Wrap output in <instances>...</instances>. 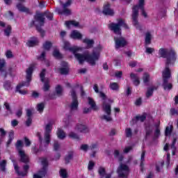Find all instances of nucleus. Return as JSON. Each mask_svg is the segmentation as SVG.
<instances>
[{
	"label": "nucleus",
	"mask_w": 178,
	"mask_h": 178,
	"mask_svg": "<svg viewBox=\"0 0 178 178\" xmlns=\"http://www.w3.org/2000/svg\"><path fill=\"white\" fill-rule=\"evenodd\" d=\"M121 27H124V29L126 30L129 29V26L122 18L118 19V23L112 22L108 24L109 30L113 31L114 34L118 35L114 37L115 49H119V48H124V47L127 45V41L122 36Z\"/></svg>",
	"instance_id": "nucleus-1"
},
{
	"label": "nucleus",
	"mask_w": 178,
	"mask_h": 178,
	"mask_svg": "<svg viewBox=\"0 0 178 178\" xmlns=\"http://www.w3.org/2000/svg\"><path fill=\"white\" fill-rule=\"evenodd\" d=\"M159 55L161 58L166 59L165 68L162 73V76L163 81H165V80L168 81H169V79L172 77V73L170 72L169 65H170L172 62H175L176 60V51L173 49L161 48L159 50Z\"/></svg>",
	"instance_id": "nucleus-2"
},
{
	"label": "nucleus",
	"mask_w": 178,
	"mask_h": 178,
	"mask_svg": "<svg viewBox=\"0 0 178 178\" xmlns=\"http://www.w3.org/2000/svg\"><path fill=\"white\" fill-rule=\"evenodd\" d=\"M102 49V47H101V46H98L93 49L91 54H81L76 52L74 55L76 59L79 60L80 65H83V63H84V60H86L88 63L91 65V66H95L97 60H99V55Z\"/></svg>",
	"instance_id": "nucleus-3"
},
{
	"label": "nucleus",
	"mask_w": 178,
	"mask_h": 178,
	"mask_svg": "<svg viewBox=\"0 0 178 178\" xmlns=\"http://www.w3.org/2000/svg\"><path fill=\"white\" fill-rule=\"evenodd\" d=\"M35 20H32L30 23V27H36L37 31L40 33L41 37L44 38L45 37V31L42 28L45 24V13H36L34 15Z\"/></svg>",
	"instance_id": "nucleus-4"
},
{
	"label": "nucleus",
	"mask_w": 178,
	"mask_h": 178,
	"mask_svg": "<svg viewBox=\"0 0 178 178\" xmlns=\"http://www.w3.org/2000/svg\"><path fill=\"white\" fill-rule=\"evenodd\" d=\"M145 2V0H139L138 5L134 6L132 8V20L135 27H137V25L138 24V20L137 19L138 18V8H140V9H144Z\"/></svg>",
	"instance_id": "nucleus-5"
},
{
	"label": "nucleus",
	"mask_w": 178,
	"mask_h": 178,
	"mask_svg": "<svg viewBox=\"0 0 178 178\" xmlns=\"http://www.w3.org/2000/svg\"><path fill=\"white\" fill-rule=\"evenodd\" d=\"M34 72V67L30 66L26 70V81H24L19 85L17 86V89L19 90V88H22V87H29L30 86V83L31 82L32 77H33V72Z\"/></svg>",
	"instance_id": "nucleus-6"
},
{
	"label": "nucleus",
	"mask_w": 178,
	"mask_h": 178,
	"mask_svg": "<svg viewBox=\"0 0 178 178\" xmlns=\"http://www.w3.org/2000/svg\"><path fill=\"white\" fill-rule=\"evenodd\" d=\"M117 173L118 175V177L127 178L130 174V168H129V165L124 164L123 163H120L117 169Z\"/></svg>",
	"instance_id": "nucleus-7"
},
{
	"label": "nucleus",
	"mask_w": 178,
	"mask_h": 178,
	"mask_svg": "<svg viewBox=\"0 0 178 178\" xmlns=\"http://www.w3.org/2000/svg\"><path fill=\"white\" fill-rule=\"evenodd\" d=\"M54 122H49L44 128V147H48L51 143V134L52 133V125Z\"/></svg>",
	"instance_id": "nucleus-8"
},
{
	"label": "nucleus",
	"mask_w": 178,
	"mask_h": 178,
	"mask_svg": "<svg viewBox=\"0 0 178 178\" xmlns=\"http://www.w3.org/2000/svg\"><path fill=\"white\" fill-rule=\"evenodd\" d=\"M12 162H13L14 169L15 170V173L18 175V176H21L22 177H25V176H27V173H29V169H30V165L29 163H25V165H23V171H20V168L15 162V160H13Z\"/></svg>",
	"instance_id": "nucleus-9"
},
{
	"label": "nucleus",
	"mask_w": 178,
	"mask_h": 178,
	"mask_svg": "<svg viewBox=\"0 0 178 178\" xmlns=\"http://www.w3.org/2000/svg\"><path fill=\"white\" fill-rule=\"evenodd\" d=\"M71 97L72 99V102L70 105V109L72 112L73 111H77V109H79V99H77V95L74 89H72V90L71 91Z\"/></svg>",
	"instance_id": "nucleus-10"
},
{
	"label": "nucleus",
	"mask_w": 178,
	"mask_h": 178,
	"mask_svg": "<svg viewBox=\"0 0 178 178\" xmlns=\"http://www.w3.org/2000/svg\"><path fill=\"white\" fill-rule=\"evenodd\" d=\"M47 72V70L42 69L40 74V78L42 83H44L43 86V91L47 92L49 91L50 86H49V80L47 79L45 81V72Z\"/></svg>",
	"instance_id": "nucleus-11"
},
{
	"label": "nucleus",
	"mask_w": 178,
	"mask_h": 178,
	"mask_svg": "<svg viewBox=\"0 0 178 178\" xmlns=\"http://www.w3.org/2000/svg\"><path fill=\"white\" fill-rule=\"evenodd\" d=\"M39 159L41 161L42 165V168L40 171H39V175L42 178L45 177L48 170V159L44 157H40Z\"/></svg>",
	"instance_id": "nucleus-12"
},
{
	"label": "nucleus",
	"mask_w": 178,
	"mask_h": 178,
	"mask_svg": "<svg viewBox=\"0 0 178 178\" xmlns=\"http://www.w3.org/2000/svg\"><path fill=\"white\" fill-rule=\"evenodd\" d=\"M36 136L38 138L39 143L40 144L39 148H37V147L34 146L32 147V154H34L35 155H37L39 152H41L42 151V136H41V132H37Z\"/></svg>",
	"instance_id": "nucleus-13"
},
{
	"label": "nucleus",
	"mask_w": 178,
	"mask_h": 178,
	"mask_svg": "<svg viewBox=\"0 0 178 178\" xmlns=\"http://www.w3.org/2000/svg\"><path fill=\"white\" fill-rule=\"evenodd\" d=\"M102 13L106 16H113L115 15L113 10L111 9V3L109 2L104 5Z\"/></svg>",
	"instance_id": "nucleus-14"
},
{
	"label": "nucleus",
	"mask_w": 178,
	"mask_h": 178,
	"mask_svg": "<svg viewBox=\"0 0 178 178\" xmlns=\"http://www.w3.org/2000/svg\"><path fill=\"white\" fill-rule=\"evenodd\" d=\"M19 156V162H22V163H30V159L29 158V156L26 154V152H24V150H19V152H18Z\"/></svg>",
	"instance_id": "nucleus-15"
},
{
	"label": "nucleus",
	"mask_w": 178,
	"mask_h": 178,
	"mask_svg": "<svg viewBox=\"0 0 178 178\" xmlns=\"http://www.w3.org/2000/svg\"><path fill=\"white\" fill-rule=\"evenodd\" d=\"M63 48L65 51H70V52H72V54H76L78 52L79 48L76 47H70V43L69 42H65Z\"/></svg>",
	"instance_id": "nucleus-16"
},
{
	"label": "nucleus",
	"mask_w": 178,
	"mask_h": 178,
	"mask_svg": "<svg viewBox=\"0 0 178 178\" xmlns=\"http://www.w3.org/2000/svg\"><path fill=\"white\" fill-rule=\"evenodd\" d=\"M75 130H76V131H79V133L83 134H86L90 131V129L85 124H77L75 127Z\"/></svg>",
	"instance_id": "nucleus-17"
},
{
	"label": "nucleus",
	"mask_w": 178,
	"mask_h": 178,
	"mask_svg": "<svg viewBox=\"0 0 178 178\" xmlns=\"http://www.w3.org/2000/svg\"><path fill=\"white\" fill-rule=\"evenodd\" d=\"M19 12H22L24 13H27V15H31L30 12V8H26V6H23L22 3H18L16 6Z\"/></svg>",
	"instance_id": "nucleus-18"
},
{
	"label": "nucleus",
	"mask_w": 178,
	"mask_h": 178,
	"mask_svg": "<svg viewBox=\"0 0 178 178\" xmlns=\"http://www.w3.org/2000/svg\"><path fill=\"white\" fill-rule=\"evenodd\" d=\"M102 109L106 113V115H111L112 108L110 104L106 103V102H103Z\"/></svg>",
	"instance_id": "nucleus-19"
},
{
	"label": "nucleus",
	"mask_w": 178,
	"mask_h": 178,
	"mask_svg": "<svg viewBox=\"0 0 178 178\" xmlns=\"http://www.w3.org/2000/svg\"><path fill=\"white\" fill-rule=\"evenodd\" d=\"M158 90V86H151L147 88V90L146 91L145 95L146 98H149L154 95V91H156Z\"/></svg>",
	"instance_id": "nucleus-20"
},
{
	"label": "nucleus",
	"mask_w": 178,
	"mask_h": 178,
	"mask_svg": "<svg viewBox=\"0 0 178 178\" xmlns=\"http://www.w3.org/2000/svg\"><path fill=\"white\" fill-rule=\"evenodd\" d=\"M83 44H86L87 49H90V48H92L94 47V44H95V42H94V40L88 39V38L83 39Z\"/></svg>",
	"instance_id": "nucleus-21"
},
{
	"label": "nucleus",
	"mask_w": 178,
	"mask_h": 178,
	"mask_svg": "<svg viewBox=\"0 0 178 178\" xmlns=\"http://www.w3.org/2000/svg\"><path fill=\"white\" fill-rule=\"evenodd\" d=\"M15 140V131L13 130L10 131L8 133V140L6 143L7 148L12 144V142Z\"/></svg>",
	"instance_id": "nucleus-22"
},
{
	"label": "nucleus",
	"mask_w": 178,
	"mask_h": 178,
	"mask_svg": "<svg viewBox=\"0 0 178 178\" xmlns=\"http://www.w3.org/2000/svg\"><path fill=\"white\" fill-rule=\"evenodd\" d=\"M130 77L131 80L133 81V83L137 87L138 86H140V78L137 76V74L134 73H131Z\"/></svg>",
	"instance_id": "nucleus-23"
},
{
	"label": "nucleus",
	"mask_w": 178,
	"mask_h": 178,
	"mask_svg": "<svg viewBox=\"0 0 178 178\" xmlns=\"http://www.w3.org/2000/svg\"><path fill=\"white\" fill-rule=\"evenodd\" d=\"M162 87L165 91L166 90H170L172 88H173V84L171 83H169V81H163Z\"/></svg>",
	"instance_id": "nucleus-24"
},
{
	"label": "nucleus",
	"mask_w": 178,
	"mask_h": 178,
	"mask_svg": "<svg viewBox=\"0 0 178 178\" xmlns=\"http://www.w3.org/2000/svg\"><path fill=\"white\" fill-rule=\"evenodd\" d=\"M145 140H147L148 137L152 134V127H151V125H147L145 127Z\"/></svg>",
	"instance_id": "nucleus-25"
},
{
	"label": "nucleus",
	"mask_w": 178,
	"mask_h": 178,
	"mask_svg": "<svg viewBox=\"0 0 178 178\" xmlns=\"http://www.w3.org/2000/svg\"><path fill=\"white\" fill-rule=\"evenodd\" d=\"M71 38L74 40H81L83 38V35L77 31H73L71 33Z\"/></svg>",
	"instance_id": "nucleus-26"
},
{
	"label": "nucleus",
	"mask_w": 178,
	"mask_h": 178,
	"mask_svg": "<svg viewBox=\"0 0 178 178\" xmlns=\"http://www.w3.org/2000/svg\"><path fill=\"white\" fill-rule=\"evenodd\" d=\"M88 104L91 106V108L93 111H98V106H97V104H95L94 99L88 97Z\"/></svg>",
	"instance_id": "nucleus-27"
},
{
	"label": "nucleus",
	"mask_w": 178,
	"mask_h": 178,
	"mask_svg": "<svg viewBox=\"0 0 178 178\" xmlns=\"http://www.w3.org/2000/svg\"><path fill=\"white\" fill-rule=\"evenodd\" d=\"M63 8V10L58 9L59 15H65V16H70V15H72V11L69 10L67 8Z\"/></svg>",
	"instance_id": "nucleus-28"
},
{
	"label": "nucleus",
	"mask_w": 178,
	"mask_h": 178,
	"mask_svg": "<svg viewBox=\"0 0 178 178\" xmlns=\"http://www.w3.org/2000/svg\"><path fill=\"white\" fill-rule=\"evenodd\" d=\"M145 150L142 151L141 156H140V170L143 172V169H144V162H145Z\"/></svg>",
	"instance_id": "nucleus-29"
},
{
	"label": "nucleus",
	"mask_w": 178,
	"mask_h": 178,
	"mask_svg": "<svg viewBox=\"0 0 178 178\" xmlns=\"http://www.w3.org/2000/svg\"><path fill=\"white\" fill-rule=\"evenodd\" d=\"M109 88L113 91H119L120 86H119V83L116 82H112V83H110Z\"/></svg>",
	"instance_id": "nucleus-30"
},
{
	"label": "nucleus",
	"mask_w": 178,
	"mask_h": 178,
	"mask_svg": "<svg viewBox=\"0 0 178 178\" xmlns=\"http://www.w3.org/2000/svg\"><path fill=\"white\" fill-rule=\"evenodd\" d=\"M152 40V35H151V33L149 32L146 33L145 38V45H149L151 44Z\"/></svg>",
	"instance_id": "nucleus-31"
},
{
	"label": "nucleus",
	"mask_w": 178,
	"mask_h": 178,
	"mask_svg": "<svg viewBox=\"0 0 178 178\" xmlns=\"http://www.w3.org/2000/svg\"><path fill=\"white\" fill-rule=\"evenodd\" d=\"M3 87L6 91H10L12 90V82L10 81H6L3 84Z\"/></svg>",
	"instance_id": "nucleus-32"
},
{
	"label": "nucleus",
	"mask_w": 178,
	"mask_h": 178,
	"mask_svg": "<svg viewBox=\"0 0 178 178\" xmlns=\"http://www.w3.org/2000/svg\"><path fill=\"white\" fill-rule=\"evenodd\" d=\"M40 43V41L38 40V39H35L33 40H28V42H26V45L27 47H35L36 45H38V44Z\"/></svg>",
	"instance_id": "nucleus-33"
},
{
	"label": "nucleus",
	"mask_w": 178,
	"mask_h": 178,
	"mask_svg": "<svg viewBox=\"0 0 178 178\" xmlns=\"http://www.w3.org/2000/svg\"><path fill=\"white\" fill-rule=\"evenodd\" d=\"M73 155L74 153L72 151H70L68 152V154L65 156V164L67 165L68 163H70V161L73 159Z\"/></svg>",
	"instance_id": "nucleus-34"
},
{
	"label": "nucleus",
	"mask_w": 178,
	"mask_h": 178,
	"mask_svg": "<svg viewBox=\"0 0 178 178\" xmlns=\"http://www.w3.org/2000/svg\"><path fill=\"white\" fill-rule=\"evenodd\" d=\"M57 136L60 140H63L66 137V134L60 128L58 129Z\"/></svg>",
	"instance_id": "nucleus-35"
},
{
	"label": "nucleus",
	"mask_w": 178,
	"mask_h": 178,
	"mask_svg": "<svg viewBox=\"0 0 178 178\" xmlns=\"http://www.w3.org/2000/svg\"><path fill=\"white\" fill-rule=\"evenodd\" d=\"M79 23L74 21V20H71V21H66L65 22V26L67 27H70V26H74V27H79Z\"/></svg>",
	"instance_id": "nucleus-36"
},
{
	"label": "nucleus",
	"mask_w": 178,
	"mask_h": 178,
	"mask_svg": "<svg viewBox=\"0 0 178 178\" xmlns=\"http://www.w3.org/2000/svg\"><path fill=\"white\" fill-rule=\"evenodd\" d=\"M42 48L43 49H44V51H49L51 48H52V42H51L50 41H46L43 44Z\"/></svg>",
	"instance_id": "nucleus-37"
},
{
	"label": "nucleus",
	"mask_w": 178,
	"mask_h": 178,
	"mask_svg": "<svg viewBox=\"0 0 178 178\" xmlns=\"http://www.w3.org/2000/svg\"><path fill=\"white\" fill-rule=\"evenodd\" d=\"M173 131V125H170V127H165V136L168 137V136H170L172 132Z\"/></svg>",
	"instance_id": "nucleus-38"
},
{
	"label": "nucleus",
	"mask_w": 178,
	"mask_h": 178,
	"mask_svg": "<svg viewBox=\"0 0 178 178\" xmlns=\"http://www.w3.org/2000/svg\"><path fill=\"white\" fill-rule=\"evenodd\" d=\"M143 83H144V84H145V86H149L148 83H149V74L145 73L143 76Z\"/></svg>",
	"instance_id": "nucleus-39"
},
{
	"label": "nucleus",
	"mask_w": 178,
	"mask_h": 178,
	"mask_svg": "<svg viewBox=\"0 0 178 178\" xmlns=\"http://www.w3.org/2000/svg\"><path fill=\"white\" fill-rule=\"evenodd\" d=\"M16 149L18 151V153L22 150V148H23V141L18 140H17V143L15 144Z\"/></svg>",
	"instance_id": "nucleus-40"
},
{
	"label": "nucleus",
	"mask_w": 178,
	"mask_h": 178,
	"mask_svg": "<svg viewBox=\"0 0 178 178\" xmlns=\"http://www.w3.org/2000/svg\"><path fill=\"white\" fill-rule=\"evenodd\" d=\"M63 92V88H62V86L60 85H57L56 87V94L58 97H60L62 95V92Z\"/></svg>",
	"instance_id": "nucleus-41"
},
{
	"label": "nucleus",
	"mask_w": 178,
	"mask_h": 178,
	"mask_svg": "<svg viewBox=\"0 0 178 178\" xmlns=\"http://www.w3.org/2000/svg\"><path fill=\"white\" fill-rule=\"evenodd\" d=\"M159 136H161V129H156L153 136V141L158 140V138H159Z\"/></svg>",
	"instance_id": "nucleus-42"
},
{
	"label": "nucleus",
	"mask_w": 178,
	"mask_h": 178,
	"mask_svg": "<svg viewBox=\"0 0 178 178\" xmlns=\"http://www.w3.org/2000/svg\"><path fill=\"white\" fill-rule=\"evenodd\" d=\"M101 120H106V122H112V117L111 115H103L100 116Z\"/></svg>",
	"instance_id": "nucleus-43"
},
{
	"label": "nucleus",
	"mask_w": 178,
	"mask_h": 178,
	"mask_svg": "<svg viewBox=\"0 0 178 178\" xmlns=\"http://www.w3.org/2000/svg\"><path fill=\"white\" fill-rule=\"evenodd\" d=\"M45 108V104L40 103L37 106V109L40 113H42L44 112V109Z\"/></svg>",
	"instance_id": "nucleus-44"
},
{
	"label": "nucleus",
	"mask_w": 178,
	"mask_h": 178,
	"mask_svg": "<svg viewBox=\"0 0 178 178\" xmlns=\"http://www.w3.org/2000/svg\"><path fill=\"white\" fill-rule=\"evenodd\" d=\"M135 119L136 122H145V119H147V115H136L135 117Z\"/></svg>",
	"instance_id": "nucleus-45"
},
{
	"label": "nucleus",
	"mask_w": 178,
	"mask_h": 178,
	"mask_svg": "<svg viewBox=\"0 0 178 178\" xmlns=\"http://www.w3.org/2000/svg\"><path fill=\"white\" fill-rule=\"evenodd\" d=\"M0 169L2 172L6 171V160H2L0 163Z\"/></svg>",
	"instance_id": "nucleus-46"
},
{
	"label": "nucleus",
	"mask_w": 178,
	"mask_h": 178,
	"mask_svg": "<svg viewBox=\"0 0 178 178\" xmlns=\"http://www.w3.org/2000/svg\"><path fill=\"white\" fill-rule=\"evenodd\" d=\"M53 56H54V58H56L57 59H62L63 58L60 52H59V51L56 49L54 50Z\"/></svg>",
	"instance_id": "nucleus-47"
},
{
	"label": "nucleus",
	"mask_w": 178,
	"mask_h": 178,
	"mask_svg": "<svg viewBox=\"0 0 178 178\" xmlns=\"http://www.w3.org/2000/svg\"><path fill=\"white\" fill-rule=\"evenodd\" d=\"M10 33H12V26L8 25L6 29H4V34L6 37H9L10 35Z\"/></svg>",
	"instance_id": "nucleus-48"
},
{
	"label": "nucleus",
	"mask_w": 178,
	"mask_h": 178,
	"mask_svg": "<svg viewBox=\"0 0 178 178\" xmlns=\"http://www.w3.org/2000/svg\"><path fill=\"white\" fill-rule=\"evenodd\" d=\"M60 74H69V67H61L59 69Z\"/></svg>",
	"instance_id": "nucleus-49"
},
{
	"label": "nucleus",
	"mask_w": 178,
	"mask_h": 178,
	"mask_svg": "<svg viewBox=\"0 0 178 178\" xmlns=\"http://www.w3.org/2000/svg\"><path fill=\"white\" fill-rule=\"evenodd\" d=\"M60 176L62 178H67V171L65 169L60 170Z\"/></svg>",
	"instance_id": "nucleus-50"
},
{
	"label": "nucleus",
	"mask_w": 178,
	"mask_h": 178,
	"mask_svg": "<svg viewBox=\"0 0 178 178\" xmlns=\"http://www.w3.org/2000/svg\"><path fill=\"white\" fill-rule=\"evenodd\" d=\"M125 134H126V137L127 138L132 137L133 132L131 131V128H127L125 129Z\"/></svg>",
	"instance_id": "nucleus-51"
},
{
	"label": "nucleus",
	"mask_w": 178,
	"mask_h": 178,
	"mask_svg": "<svg viewBox=\"0 0 178 178\" xmlns=\"http://www.w3.org/2000/svg\"><path fill=\"white\" fill-rule=\"evenodd\" d=\"M69 137L70 138H73L74 140H80V137L79 136V135H77L76 134H75L74 132H71L69 134Z\"/></svg>",
	"instance_id": "nucleus-52"
},
{
	"label": "nucleus",
	"mask_w": 178,
	"mask_h": 178,
	"mask_svg": "<svg viewBox=\"0 0 178 178\" xmlns=\"http://www.w3.org/2000/svg\"><path fill=\"white\" fill-rule=\"evenodd\" d=\"M45 13L44 16L48 19V20H54V13Z\"/></svg>",
	"instance_id": "nucleus-53"
},
{
	"label": "nucleus",
	"mask_w": 178,
	"mask_h": 178,
	"mask_svg": "<svg viewBox=\"0 0 178 178\" xmlns=\"http://www.w3.org/2000/svg\"><path fill=\"white\" fill-rule=\"evenodd\" d=\"M0 74L1 77L6 79L8 77V72L5 69L0 70Z\"/></svg>",
	"instance_id": "nucleus-54"
},
{
	"label": "nucleus",
	"mask_w": 178,
	"mask_h": 178,
	"mask_svg": "<svg viewBox=\"0 0 178 178\" xmlns=\"http://www.w3.org/2000/svg\"><path fill=\"white\" fill-rule=\"evenodd\" d=\"M106 172V171L105 170V168L100 167L99 168V175H100V176L102 177H104V176H105V173Z\"/></svg>",
	"instance_id": "nucleus-55"
},
{
	"label": "nucleus",
	"mask_w": 178,
	"mask_h": 178,
	"mask_svg": "<svg viewBox=\"0 0 178 178\" xmlns=\"http://www.w3.org/2000/svg\"><path fill=\"white\" fill-rule=\"evenodd\" d=\"M59 148H60V145H59V142H58V140H55L54 143V151H58Z\"/></svg>",
	"instance_id": "nucleus-56"
},
{
	"label": "nucleus",
	"mask_w": 178,
	"mask_h": 178,
	"mask_svg": "<svg viewBox=\"0 0 178 178\" xmlns=\"http://www.w3.org/2000/svg\"><path fill=\"white\" fill-rule=\"evenodd\" d=\"M31 123H33V118L27 117L26 126H27V127H30V126H31Z\"/></svg>",
	"instance_id": "nucleus-57"
},
{
	"label": "nucleus",
	"mask_w": 178,
	"mask_h": 178,
	"mask_svg": "<svg viewBox=\"0 0 178 178\" xmlns=\"http://www.w3.org/2000/svg\"><path fill=\"white\" fill-rule=\"evenodd\" d=\"M45 58H46V52L45 51H43L40 54V56L38 57V59L40 60H45Z\"/></svg>",
	"instance_id": "nucleus-58"
},
{
	"label": "nucleus",
	"mask_w": 178,
	"mask_h": 178,
	"mask_svg": "<svg viewBox=\"0 0 178 178\" xmlns=\"http://www.w3.org/2000/svg\"><path fill=\"white\" fill-rule=\"evenodd\" d=\"M24 140L26 147H30V145H31V141H30V139H29V138L25 136L24 138Z\"/></svg>",
	"instance_id": "nucleus-59"
},
{
	"label": "nucleus",
	"mask_w": 178,
	"mask_h": 178,
	"mask_svg": "<svg viewBox=\"0 0 178 178\" xmlns=\"http://www.w3.org/2000/svg\"><path fill=\"white\" fill-rule=\"evenodd\" d=\"M6 111H8V112H10V113H12V108H10V105H9V103L5 102L3 104Z\"/></svg>",
	"instance_id": "nucleus-60"
},
{
	"label": "nucleus",
	"mask_w": 178,
	"mask_h": 178,
	"mask_svg": "<svg viewBox=\"0 0 178 178\" xmlns=\"http://www.w3.org/2000/svg\"><path fill=\"white\" fill-rule=\"evenodd\" d=\"M6 58H8V59H10V58H13V54L12 53V51L8 50V51L6 52Z\"/></svg>",
	"instance_id": "nucleus-61"
},
{
	"label": "nucleus",
	"mask_w": 178,
	"mask_h": 178,
	"mask_svg": "<svg viewBox=\"0 0 178 178\" xmlns=\"http://www.w3.org/2000/svg\"><path fill=\"white\" fill-rule=\"evenodd\" d=\"M6 65V62L4 59H0V70H3V67Z\"/></svg>",
	"instance_id": "nucleus-62"
},
{
	"label": "nucleus",
	"mask_w": 178,
	"mask_h": 178,
	"mask_svg": "<svg viewBox=\"0 0 178 178\" xmlns=\"http://www.w3.org/2000/svg\"><path fill=\"white\" fill-rule=\"evenodd\" d=\"M94 166H95V163L92 161H89L88 166V170H92V169H94Z\"/></svg>",
	"instance_id": "nucleus-63"
},
{
	"label": "nucleus",
	"mask_w": 178,
	"mask_h": 178,
	"mask_svg": "<svg viewBox=\"0 0 178 178\" xmlns=\"http://www.w3.org/2000/svg\"><path fill=\"white\" fill-rule=\"evenodd\" d=\"M6 136V131L3 128H0V137H5Z\"/></svg>",
	"instance_id": "nucleus-64"
}]
</instances>
